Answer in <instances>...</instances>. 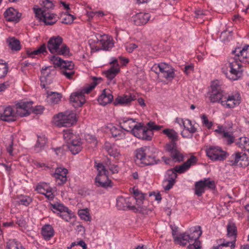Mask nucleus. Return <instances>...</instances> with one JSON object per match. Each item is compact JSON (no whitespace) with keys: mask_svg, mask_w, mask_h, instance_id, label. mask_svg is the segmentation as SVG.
<instances>
[{"mask_svg":"<svg viewBox=\"0 0 249 249\" xmlns=\"http://www.w3.org/2000/svg\"><path fill=\"white\" fill-rule=\"evenodd\" d=\"M48 68H49V67H45L44 68H43L41 70V75L40 78L41 86L42 88L45 89L46 90L48 102L53 104H57L60 101L62 95L60 93L50 92L48 90L49 87L47 86L52 83L53 76L55 74L54 70L52 72H46V71Z\"/></svg>","mask_w":249,"mask_h":249,"instance_id":"1","label":"nucleus"},{"mask_svg":"<svg viewBox=\"0 0 249 249\" xmlns=\"http://www.w3.org/2000/svg\"><path fill=\"white\" fill-rule=\"evenodd\" d=\"M63 39L60 36H53L51 37L47 43V48L52 54L62 55L65 56L71 55L69 48L63 43Z\"/></svg>","mask_w":249,"mask_h":249,"instance_id":"2","label":"nucleus"},{"mask_svg":"<svg viewBox=\"0 0 249 249\" xmlns=\"http://www.w3.org/2000/svg\"><path fill=\"white\" fill-rule=\"evenodd\" d=\"M93 81L89 86L85 88L81 91L71 94L70 100L71 102L73 103V106L75 107H80L85 103L84 94L89 93L102 80V78L93 77Z\"/></svg>","mask_w":249,"mask_h":249,"instance_id":"3","label":"nucleus"},{"mask_svg":"<svg viewBox=\"0 0 249 249\" xmlns=\"http://www.w3.org/2000/svg\"><path fill=\"white\" fill-rule=\"evenodd\" d=\"M135 161L137 164L150 165L157 163L155 156L149 147H143L137 149L135 152Z\"/></svg>","mask_w":249,"mask_h":249,"instance_id":"4","label":"nucleus"},{"mask_svg":"<svg viewBox=\"0 0 249 249\" xmlns=\"http://www.w3.org/2000/svg\"><path fill=\"white\" fill-rule=\"evenodd\" d=\"M63 137L68 143V148L72 154H77L81 151V139L78 135L73 133L71 129L64 130Z\"/></svg>","mask_w":249,"mask_h":249,"instance_id":"5","label":"nucleus"},{"mask_svg":"<svg viewBox=\"0 0 249 249\" xmlns=\"http://www.w3.org/2000/svg\"><path fill=\"white\" fill-rule=\"evenodd\" d=\"M33 102H20L16 105L17 109V114L21 116H26L29 115L31 112L35 114H41L44 107L42 106H36L35 108L33 107Z\"/></svg>","mask_w":249,"mask_h":249,"instance_id":"6","label":"nucleus"},{"mask_svg":"<svg viewBox=\"0 0 249 249\" xmlns=\"http://www.w3.org/2000/svg\"><path fill=\"white\" fill-rule=\"evenodd\" d=\"M77 122L74 112L59 113L54 117V123L58 127H71Z\"/></svg>","mask_w":249,"mask_h":249,"instance_id":"7","label":"nucleus"},{"mask_svg":"<svg viewBox=\"0 0 249 249\" xmlns=\"http://www.w3.org/2000/svg\"><path fill=\"white\" fill-rule=\"evenodd\" d=\"M134 198L133 197L124 198L123 196L119 197L117 200V206L120 210H126L129 209L134 212H140L144 213L147 208L145 206H138L136 208L133 205Z\"/></svg>","mask_w":249,"mask_h":249,"instance_id":"8","label":"nucleus"},{"mask_svg":"<svg viewBox=\"0 0 249 249\" xmlns=\"http://www.w3.org/2000/svg\"><path fill=\"white\" fill-rule=\"evenodd\" d=\"M238 60V59H236L235 56L233 58L230 59V71L226 74L227 77L231 80H236L242 75L243 71L241 68V65Z\"/></svg>","mask_w":249,"mask_h":249,"instance_id":"9","label":"nucleus"},{"mask_svg":"<svg viewBox=\"0 0 249 249\" xmlns=\"http://www.w3.org/2000/svg\"><path fill=\"white\" fill-rule=\"evenodd\" d=\"M131 133L137 138L147 141L151 140L154 135L153 132L142 123L136 124Z\"/></svg>","mask_w":249,"mask_h":249,"instance_id":"10","label":"nucleus"},{"mask_svg":"<svg viewBox=\"0 0 249 249\" xmlns=\"http://www.w3.org/2000/svg\"><path fill=\"white\" fill-rule=\"evenodd\" d=\"M207 156L212 160L223 161L225 160L228 153L218 146H209L206 150Z\"/></svg>","mask_w":249,"mask_h":249,"instance_id":"11","label":"nucleus"},{"mask_svg":"<svg viewBox=\"0 0 249 249\" xmlns=\"http://www.w3.org/2000/svg\"><path fill=\"white\" fill-rule=\"evenodd\" d=\"M50 60L53 64L54 67L52 70L50 69L52 67H49V68L46 71L47 72H52L54 70L56 73L54 69L55 67H60L61 69H64V70H71L74 68V63L72 61L63 60L60 57L55 55L52 56L50 58Z\"/></svg>","mask_w":249,"mask_h":249,"instance_id":"12","label":"nucleus"},{"mask_svg":"<svg viewBox=\"0 0 249 249\" xmlns=\"http://www.w3.org/2000/svg\"><path fill=\"white\" fill-rule=\"evenodd\" d=\"M36 17L40 20H42L46 25H52L54 24L56 21V17L55 14L47 12L45 10L41 8H34Z\"/></svg>","mask_w":249,"mask_h":249,"instance_id":"13","label":"nucleus"},{"mask_svg":"<svg viewBox=\"0 0 249 249\" xmlns=\"http://www.w3.org/2000/svg\"><path fill=\"white\" fill-rule=\"evenodd\" d=\"M211 91L210 99L212 103L220 102L224 96L219 85L217 82H213L211 85Z\"/></svg>","mask_w":249,"mask_h":249,"instance_id":"14","label":"nucleus"},{"mask_svg":"<svg viewBox=\"0 0 249 249\" xmlns=\"http://www.w3.org/2000/svg\"><path fill=\"white\" fill-rule=\"evenodd\" d=\"M232 53L240 62L249 63V45L244 46L242 49L236 48Z\"/></svg>","mask_w":249,"mask_h":249,"instance_id":"15","label":"nucleus"},{"mask_svg":"<svg viewBox=\"0 0 249 249\" xmlns=\"http://www.w3.org/2000/svg\"><path fill=\"white\" fill-rule=\"evenodd\" d=\"M68 172V170L65 168L58 167L55 169L53 176L55 178L58 185H61L66 182Z\"/></svg>","mask_w":249,"mask_h":249,"instance_id":"16","label":"nucleus"},{"mask_svg":"<svg viewBox=\"0 0 249 249\" xmlns=\"http://www.w3.org/2000/svg\"><path fill=\"white\" fill-rule=\"evenodd\" d=\"M241 103V97L238 95L237 97L234 95L229 96L228 97H224L223 100H221V105L227 108H233L239 105Z\"/></svg>","mask_w":249,"mask_h":249,"instance_id":"17","label":"nucleus"},{"mask_svg":"<svg viewBox=\"0 0 249 249\" xmlns=\"http://www.w3.org/2000/svg\"><path fill=\"white\" fill-rule=\"evenodd\" d=\"M112 65V67L106 71V75L107 78L109 80H112L117 75L120 71V68L118 63V60L115 58H112V60L110 62Z\"/></svg>","mask_w":249,"mask_h":249,"instance_id":"18","label":"nucleus"},{"mask_svg":"<svg viewBox=\"0 0 249 249\" xmlns=\"http://www.w3.org/2000/svg\"><path fill=\"white\" fill-rule=\"evenodd\" d=\"M95 185L97 187L107 188L112 187V182L109 179L108 175H97L95 179Z\"/></svg>","mask_w":249,"mask_h":249,"instance_id":"19","label":"nucleus"},{"mask_svg":"<svg viewBox=\"0 0 249 249\" xmlns=\"http://www.w3.org/2000/svg\"><path fill=\"white\" fill-rule=\"evenodd\" d=\"M135 120L129 118H122L120 119L119 124L121 127L124 130L132 132V130L134 128L136 125Z\"/></svg>","mask_w":249,"mask_h":249,"instance_id":"20","label":"nucleus"},{"mask_svg":"<svg viewBox=\"0 0 249 249\" xmlns=\"http://www.w3.org/2000/svg\"><path fill=\"white\" fill-rule=\"evenodd\" d=\"M150 16L149 13H139L133 17L134 23L137 26L145 25L149 20Z\"/></svg>","mask_w":249,"mask_h":249,"instance_id":"21","label":"nucleus"},{"mask_svg":"<svg viewBox=\"0 0 249 249\" xmlns=\"http://www.w3.org/2000/svg\"><path fill=\"white\" fill-rule=\"evenodd\" d=\"M0 119L5 122L16 121L15 113L11 107H5L3 113H0Z\"/></svg>","mask_w":249,"mask_h":249,"instance_id":"22","label":"nucleus"},{"mask_svg":"<svg viewBox=\"0 0 249 249\" xmlns=\"http://www.w3.org/2000/svg\"><path fill=\"white\" fill-rule=\"evenodd\" d=\"M113 99L111 91L109 89H104L98 98L99 103L103 106L110 103Z\"/></svg>","mask_w":249,"mask_h":249,"instance_id":"23","label":"nucleus"},{"mask_svg":"<svg viewBox=\"0 0 249 249\" xmlns=\"http://www.w3.org/2000/svg\"><path fill=\"white\" fill-rule=\"evenodd\" d=\"M159 71L162 74V76L167 79H172L175 76L173 70L169 65L165 63H160Z\"/></svg>","mask_w":249,"mask_h":249,"instance_id":"24","label":"nucleus"},{"mask_svg":"<svg viewBox=\"0 0 249 249\" xmlns=\"http://www.w3.org/2000/svg\"><path fill=\"white\" fill-rule=\"evenodd\" d=\"M4 14L6 19L9 21L18 22L21 16V14L12 7L6 10Z\"/></svg>","mask_w":249,"mask_h":249,"instance_id":"25","label":"nucleus"},{"mask_svg":"<svg viewBox=\"0 0 249 249\" xmlns=\"http://www.w3.org/2000/svg\"><path fill=\"white\" fill-rule=\"evenodd\" d=\"M136 100L135 96L130 94L124 95L123 96H118L115 100L114 104L115 106L118 105H127L131 101Z\"/></svg>","mask_w":249,"mask_h":249,"instance_id":"26","label":"nucleus"},{"mask_svg":"<svg viewBox=\"0 0 249 249\" xmlns=\"http://www.w3.org/2000/svg\"><path fill=\"white\" fill-rule=\"evenodd\" d=\"M194 236H190L185 233L180 234L178 236L176 237L175 239L176 241L180 245L185 246L187 243H190L194 241Z\"/></svg>","mask_w":249,"mask_h":249,"instance_id":"27","label":"nucleus"},{"mask_svg":"<svg viewBox=\"0 0 249 249\" xmlns=\"http://www.w3.org/2000/svg\"><path fill=\"white\" fill-rule=\"evenodd\" d=\"M214 131L218 134L222 135L223 138H227V143L228 144H231L233 142L234 137L229 132L225 131L222 125H218L217 128Z\"/></svg>","mask_w":249,"mask_h":249,"instance_id":"28","label":"nucleus"},{"mask_svg":"<svg viewBox=\"0 0 249 249\" xmlns=\"http://www.w3.org/2000/svg\"><path fill=\"white\" fill-rule=\"evenodd\" d=\"M41 234L45 240H50L54 235V230L50 225H45L42 228Z\"/></svg>","mask_w":249,"mask_h":249,"instance_id":"29","label":"nucleus"},{"mask_svg":"<svg viewBox=\"0 0 249 249\" xmlns=\"http://www.w3.org/2000/svg\"><path fill=\"white\" fill-rule=\"evenodd\" d=\"M7 43L9 48L13 51H18L21 49L19 40L14 37L8 38Z\"/></svg>","mask_w":249,"mask_h":249,"instance_id":"30","label":"nucleus"},{"mask_svg":"<svg viewBox=\"0 0 249 249\" xmlns=\"http://www.w3.org/2000/svg\"><path fill=\"white\" fill-rule=\"evenodd\" d=\"M47 52L46 45L42 44L37 49L33 51L27 50L26 53L28 57H33L35 55H38Z\"/></svg>","mask_w":249,"mask_h":249,"instance_id":"31","label":"nucleus"},{"mask_svg":"<svg viewBox=\"0 0 249 249\" xmlns=\"http://www.w3.org/2000/svg\"><path fill=\"white\" fill-rule=\"evenodd\" d=\"M162 132L168 137L171 141L177 142L178 140V133L173 129L167 128L163 130Z\"/></svg>","mask_w":249,"mask_h":249,"instance_id":"32","label":"nucleus"},{"mask_svg":"<svg viewBox=\"0 0 249 249\" xmlns=\"http://www.w3.org/2000/svg\"><path fill=\"white\" fill-rule=\"evenodd\" d=\"M133 194L135 196L134 201L135 200L138 206H142L141 204L142 203V201L145 197V194L141 192L138 189L133 190Z\"/></svg>","mask_w":249,"mask_h":249,"instance_id":"33","label":"nucleus"},{"mask_svg":"<svg viewBox=\"0 0 249 249\" xmlns=\"http://www.w3.org/2000/svg\"><path fill=\"white\" fill-rule=\"evenodd\" d=\"M227 235L231 237L236 241L237 235V229L235 225L233 223H229L227 226Z\"/></svg>","mask_w":249,"mask_h":249,"instance_id":"34","label":"nucleus"},{"mask_svg":"<svg viewBox=\"0 0 249 249\" xmlns=\"http://www.w3.org/2000/svg\"><path fill=\"white\" fill-rule=\"evenodd\" d=\"M184 128L188 130L191 134L196 132V129L192 124V122L189 119H186L185 121L181 120Z\"/></svg>","mask_w":249,"mask_h":249,"instance_id":"35","label":"nucleus"},{"mask_svg":"<svg viewBox=\"0 0 249 249\" xmlns=\"http://www.w3.org/2000/svg\"><path fill=\"white\" fill-rule=\"evenodd\" d=\"M199 230L196 229L194 231V233H196V235H194V243L193 244L195 246V249H199L201 248L200 242L198 240V238L200 237L202 234V231L200 230V227H198Z\"/></svg>","mask_w":249,"mask_h":249,"instance_id":"36","label":"nucleus"},{"mask_svg":"<svg viewBox=\"0 0 249 249\" xmlns=\"http://www.w3.org/2000/svg\"><path fill=\"white\" fill-rule=\"evenodd\" d=\"M7 249H25L21 244L15 240H10L7 243Z\"/></svg>","mask_w":249,"mask_h":249,"instance_id":"37","label":"nucleus"},{"mask_svg":"<svg viewBox=\"0 0 249 249\" xmlns=\"http://www.w3.org/2000/svg\"><path fill=\"white\" fill-rule=\"evenodd\" d=\"M205 187L202 180L197 181L195 184V194L200 196L205 192Z\"/></svg>","mask_w":249,"mask_h":249,"instance_id":"38","label":"nucleus"},{"mask_svg":"<svg viewBox=\"0 0 249 249\" xmlns=\"http://www.w3.org/2000/svg\"><path fill=\"white\" fill-rule=\"evenodd\" d=\"M95 167L96 168L98 174L97 175H107L108 174V171L106 169L105 166L102 163H98L97 161H95Z\"/></svg>","mask_w":249,"mask_h":249,"instance_id":"39","label":"nucleus"},{"mask_svg":"<svg viewBox=\"0 0 249 249\" xmlns=\"http://www.w3.org/2000/svg\"><path fill=\"white\" fill-rule=\"evenodd\" d=\"M170 155L173 160L175 162H180L184 160L183 154L178 149L174 151V152H172Z\"/></svg>","mask_w":249,"mask_h":249,"instance_id":"40","label":"nucleus"},{"mask_svg":"<svg viewBox=\"0 0 249 249\" xmlns=\"http://www.w3.org/2000/svg\"><path fill=\"white\" fill-rule=\"evenodd\" d=\"M236 155H238L239 157H241L242 158L239 159V162L238 165L241 167H246L249 164L248 158L247 157V155L245 153L242 154L241 153H236Z\"/></svg>","mask_w":249,"mask_h":249,"instance_id":"41","label":"nucleus"},{"mask_svg":"<svg viewBox=\"0 0 249 249\" xmlns=\"http://www.w3.org/2000/svg\"><path fill=\"white\" fill-rule=\"evenodd\" d=\"M221 249H233L235 247V241L232 240L231 241H224L219 245Z\"/></svg>","mask_w":249,"mask_h":249,"instance_id":"42","label":"nucleus"},{"mask_svg":"<svg viewBox=\"0 0 249 249\" xmlns=\"http://www.w3.org/2000/svg\"><path fill=\"white\" fill-rule=\"evenodd\" d=\"M8 70L7 64L3 62V60H0V78H3L7 74Z\"/></svg>","mask_w":249,"mask_h":249,"instance_id":"43","label":"nucleus"},{"mask_svg":"<svg viewBox=\"0 0 249 249\" xmlns=\"http://www.w3.org/2000/svg\"><path fill=\"white\" fill-rule=\"evenodd\" d=\"M110 132L112 134V136L113 137H119L120 139H123L124 138V135L123 133L122 130L121 129H118L116 127L113 126L110 129Z\"/></svg>","mask_w":249,"mask_h":249,"instance_id":"44","label":"nucleus"},{"mask_svg":"<svg viewBox=\"0 0 249 249\" xmlns=\"http://www.w3.org/2000/svg\"><path fill=\"white\" fill-rule=\"evenodd\" d=\"M62 23L68 24L73 22L74 19V16L68 13H65L61 16Z\"/></svg>","mask_w":249,"mask_h":249,"instance_id":"45","label":"nucleus"},{"mask_svg":"<svg viewBox=\"0 0 249 249\" xmlns=\"http://www.w3.org/2000/svg\"><path fill=\"white\" fill-rule=\"evenodd\" d=\"M165 177V179L175 180L177 178V174L175 168L168 170L166 172Z\"/></svg>","mask_w":249,"mask_h":249,"instance_id":"46","label":"nucleus"},{"mask_svg":"<svg viewBox=\"0 0 249 249\" xmlns=\"http://www.w3.org/2000/svg\"><path fill=\"white\" fill-rule=\"evenodd\" d=\"M50 186L46 183H43L41 184H38L36 187V190L38 193L44 195L45 194V192L49 190Z\"/></svg>","mask_w":249,"mask_h":249,"instance_id":"47","label":"nucleus"},{"mask_svg":"<svg viewBox=\"0 0 249 249\" xmlns=\"http://www.w3.org/2000/svg\"><path fill=\"white\" fill-rule=\"evenodd\" d=\"M166 150L170 153V155L177 150V143L175 141H171L165 146Z\"/></svg>","mask_w":249,"mask_h":249,"instance_id":"48","label":"nucleus"},{"mask_svg":"<svg viewBox=\"0 0 249 249\" xmlns=\"http://www.w3.org/2000/svg\"><path fill=\"white\" fill-rule=\"evenodd\" d=\"M100 42L102 44V49L105 50H107L109 48H111L113 46V43L109 39H101Z\"/></svg>","mask_w":249,"mask_h":249,"instance_id":"49","label":"nucleus"},{"mask_svg":"<svg viewBox=\"0 0 249 249\" xmlns=\"http://www.w3.org/2000/svg\"><path fill=\"white\" fill-rule=\"evenodd\" d=\"M204 183L205 188H208L210 189H214L215 188V184L213 180H211L209 178H204L202 180Z\"/></svg>","mask_w":249,"mask_h":249,"instance_id":"50","label":"nucleus"},{"mask_svg":"<svg viewBox=\"0 0 249 249\" xmlns=\"http://www.w3.org/2000/svg\"><path fill=\"white\" fill-rule=\"evenodd\" d=\"M58 215L65 221H69L71 218L72 213L71 211L68 209V210L66 212H63L62 213H58Z\"/></svg>","mask_w":249,"mask_h":249,"instance_id":"51","label":"nucleus"},{"mask_svg":"<svg viewBox=\"0 0 249 249\" xmlns=\"http://www.w3.org/2000/svg\"><path fill=\"white\" fill-rule=\"evenodd\" d=\"M47 139L44 136H39L37 137V140L36 144V147L42 148L46 144Z\"/></svg>","mask_w":249,"mask_h":249,"instance_id":"52","label":"nucleus"},{"mask_svg":"<svg viewBox=\"0 0 249 249\" xmlns=\"http://www.w3.org/2000/svg\"><path fill=\"white\" fill-rule=\"evenodd\" d=\"M177 173L181 174L187 170L189 167L185 162L180 166H176L174 167Z\"/></svg>","mask_w":249,"mask_h":249,"instance_id":"53","label":"nucleus"},{"mask_svg":"<svg viewBox=\"0 0 249 249\" xmlns=\"http://www.w3.org/2000/svg\"><path fill=\"white\" fill-rule=\"evenodd\" d=\"M242 158L241 157H239L238 155H236V154L234 155H232L231 157V159L228 160L229 162V164L231 166H235L236 165H238L239 162V159Z\"/></svg>","mask_w":249,"mask_h":249,"instance_id":"54","label":"nucleus"},{"mask_svg":"<svg viewBox=\"0 0 249 249\" xmlns=\"http://www.w3.org/2000/svg\"><path fill=\"white\" fill-rule=\"evenodd\" d=\"M79 215L80 217L87 221H90L91 217L89 216V213L88 212L85 210H81L79 212Z\"/></svg>","mask_w":249,"mask_h":249,"instance_id":"55","label":"nucleus"},{"mask_svg":"<svg viewBox=\"0 0 249 249\" xmlns=\"http://www.w3.org/2000/svg\"><path fill=\"white\" fill-rule=\"evenodd\" d=\"M53 208L56 211H59V213H62L63 212H66L68 210V208L64 206L62 204L53 205Z\"/></svg>","mask_w":249,"mask_h":249,"instance_id":"56","label":"nucleus"},{"mask_svg":"<svg viewBox=\"0 0 249 249\" xmlns=\"http://www.w3.org/2000/svg\"><path fill=\"white\" fill-rule=\"evenodd\" d=\"M201 119L202 120V123L204 125H205V126H206L208 129H210L212 125H213V123L212 122H210L206 115L205 114H203L201 116Z\"/></svg>","mask_w":249,"mask_h":249,"instance_id":"57","label":"nucleus"},{"mask_svg":"<svg viewBox=\"0 0 249 249\" xmlns=\"http://www.w3.org/2000/svg\"><path fill=\"white\" fill-rule=\"evenodd\" d=\"M41 2L44 8L46 9H53L54 7L53 3L50 0H41Z\"/></svg>","mask_w":249,"mask_h":249,"instance_id":"58","label":"nucleus"},{"mask_svg":"<svg viewBox=\"0 0 249 249\" xmlns=\"http://www.w3.org/2000/svg\"><path fill=\"white\" fill-rule=\"evenodd\" d=\"M126 51L129 53H132L135 49L138 47V46L135 43H129L125 45Z\"/></svg>","mask_w":249,"mask_h":249,"instance_id":"59","label":"nucleus"},{"mask_svg":"<svg viewBox=\"0 0 249 249\" xmlns=\"http://www.w3.org/2000/svg\"><path fill=\"white\" fill-rule=\"evenodd\" d=\"M197 161V159L196 156H191L190 158L185 163L188 165L190 168L192 165L195 164Z\"/></svg>","mask_w":249,"mask_h":249,"instance_id":"60","label":"nucleus"},{"mask_svg":"<svg viewBox=\"0 0 249 249\" xmlns=\"http://www.w3.org/2000/svg\"><path fill=\"white\" fill-rule=\"evenodd\" d=\"M32 202V199L28 196H24L20 199L19 203L25 206H28Z\"/></svg>","mask_w":249,"mask_h":249,"instance_id":"61","label":"nucleus"},{"mask_svg":"<svg viewBox=\"0 0 249 249\" xmlns=\"http://www.w3.org/2000/svg\"><path fill=\"white\" fill-rule=\"evenodd\" d=\"M61 73L67 77L68 79H71L72 76L74 73V71L73 70H62L61 71Z\"/></svg>","mask_w":249,"mask_h":249,"instance_id":"62","label":"nucleus"},{"mask_svg":"<svg viewBox=\"0 0 249 249\" xmlns=\"http://www.w3.org/2000/svg\"><path fill=\"white\" fill-rule=\"evenodd\" d=\"M240 143L244 148H246L247 147H249V139L246 137L240 138Z\"/></svg>","mask_w":249,"mask_h":249,"instance_id":"63","label":"nucleus"},{"mask_svg":"<svg viewBox=\"0 0 249 249\" xmlns=\"http://www.w3.org/2000/svg\"><path fill=\"white\" fill-rule=\"evenodd\" d=\"M164 182H167V184L164 188L165 190L167 191L172 188L175 183V180L165 179Z\"/></svg>","mask_w":249,"mask_h":249,"instance_id":"64","label":"nucleus"}]
</instances>
